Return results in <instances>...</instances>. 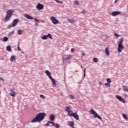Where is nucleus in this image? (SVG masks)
I'll return each instance as SVG.
<instances>
[{"label": "nucleus", "instance_id": "1", "mask_svg": "<svg viewBox=\"0 0 128 128\" xmlns=\"http://www.w3.org/2000/svg\"><path fill=\"white\" fill-rule=\"evenodd\" d=\"M46 116V114L44 112L38 113L36 114L35 118H34L32 120L31 122H40Z\"/></svg>", "mask_w": 128, "mask_h": 128}, {"label": "nucleus", "instance_id": "2", "mask_svg": "<svg viewBox=\"0 0 128 128\" xmlns=\"http://www.w3.org/2000/svg\"><path fill=\"white\" fill-rule=\"evenodd\" d=\"M50 118L51 121H48L45 126H54V120L56 118V116L54 114H51L50 115Z\"/></svg>", "mask_w": 128, "mask_h": 128}, {"label": "nucleus", "instance_id": "3", "mask_svg": "<svg viewBox=\"0 0 128 128\" xmlns=\"http://www.w3.org/2000/svg\"><path fill=\"white\" fill-rule=\"evenodd\" d=\"M124 42V38H120L118 42V52H122V50H124V46L122 45Z\"/></svg>", "mask_w": 128, "mask_h": 128}, {"label": "nucleus", "instance_id": "4", "mask_svg": "<svg viewBox=\"0 0 128 128\" xmlns=\"http://www.w3.org/2000/svg\"><path fill=\"white\" fill-rule=\"evenodd\" d=\"M12 14H14V10L10 9L7 10L5 16V22H10V16H12Z\"/></svg>", "mask_w": 128, "mask_h": 128}, {"label": "nucleus", "instance_id": "5", "mask_svg": "<svg viewBox=\"0 0 128 128\" xmlns=\"http://www.w3.org/2000/svg\"><path fill=\"white\" fill-rule=\"evenodd\" d=\"M90 114H93L94 117L95 118H97L100 120H102V116H100L98 115V113H96V111L94 110L93 108H92L91 110L90 111Z\"/></svg>", "mask_w": 128, "mask_h": 128}, {"label": "nucleus", "instance_id": "6", "mask_svg": "<svg viewBox=\"0 0 128 128\" xmlns=\"http://www.w3.org/2000/svg\"><path fill=\"white\" fill-rule=\"evenodd\" d=\"M50 20H51L52 22V24H58V20H57L56 18V17H54V16H51Z\"/></svg>", "mask_w": 128, "mask_h": 128}, {"label": "nucleus", "instance_id": "7", "mask_svg": "<svg viewBox=\"0 0 128 128\" xmlns=\"http://www.w3.org/2000/svg\"><path fill=\"white\" fill-rule=\"evenodd\" d=\"M116 98L120 102H122V104H126V100H124V98H122V96H120L118 95H116Z\"/></svg>", "mask_w": 128, "mask_h": 128}, {"label": "nucleus", "instance_id": "8", "mask_svg": "<svg viewBox=\"0 0 128 128\" xmlns=\"http://www.w3.org/2000/svg\"><path fill=\"white\" fill-rule=\"evenodd\" d=\"M72 55H64V57H62V62L64 63V62H66V60H70L72 58Z\"/></svg>", "mask_w": 128, "mask_h": 128}, {"label": "nucleus", "instance_id": "9", "mask_svg": "<svg viewBox=\"0 0 128 128\" xmlns=\"http://www.w3.org/2000/svg\"><path fill=\"white\" fill-rule=\"evenodd\" d=\"M36 8L38 10H44V5L40 4H38L36 6Z\"/></svg>", "mask_w": 128, "mask_h": 128}, {"label": "nucleus", "instance_id": "10", "mask_svg": "<svg viewBox=\"0 0 128 128\" xmlns=\"http://www.w3.org/2000/svg\"><path fill=\"white\" fill-rule=\"evenodd\" d=\"M122 14V12H120V11H114L112 12L111 14L112 16H116L118 14Z\"/></svg>", "mask_w": 128, "mask_h": 128}, {"label": "nucleus", "instance_id": "11", "mask_svg": "<svg viewBox=\"0 0 128 128\" xmlns=\"http://www.w3.org/2000/svg\"><path fill=\"white\" fill-rule=\"evenodd\" d=\"M18 22H20V20L18 19H14L12 23V26H16L18 24Z\"/></svg>", "mask_w": 128, "mask_h": 128}, {"label": "nucleus", "instance_id": "12", "mask_svg": "<svg viewBox=\"0 0 128 128\" xmlns=\"http://www.w3.org/2000/svg\"><path fill=\"white\" fill-rule=\"evenodd\" d=\"M24 18H27V20H34V17H32V16H30L28 14H24Z\"/></svg>", "mask_w": 128, "mask_h": 128}, {"label": "nucleus", "instance_id": "13", "mask_svg": "<svg viewBox=\"0 0 128 128\" xmlns=\"http://www.w3.org/2000/svg\"><path fill=\"white\" fill-rule=\"evenodd\" d=\"M10 95L11 96H16V92H14V89L10 90Z\"/></svg>", "mask_w": 128, "mask_h": 128}, {"label": "nucleus", "instance_id": "14", "mask_svg": "<svg viewBox=\"0 0 128 128\" xmlns=\"http://www.w3.org/2000/svg\"><path fill=\"white\" fill-rule=\"evenodd\" d=\"M45 72H46V76H48L49 78H52V74H50V72L48 71V70H46L45 71Z\"/></svg>", "mask_w": 128, "mask_h": 128}, {"label": "nucleus", "instance_id": "15", "mask_svg": "<svg viewBox=\"0 0 128 128\" xmlns=\"http://www.w3.org/2000/svg\"><path fill=\"white\" fill-rule=\"evenodd\" d=\"M105 54L106 56H110V50H108V47H106L105 48Z\"/></svg>", "mask_w": 128, "mask_h": 128}, {"label": "nucleus", "instance_id": "16", "mask_svg": "<svg viewBox=\"0 0 128 128\" xmlns=\"http://www.w3.org/2000/svg\"><path fill=\"white\" fill-rule=\"evenodd\" d=\"M64 110H65V112H67L68 113L72 110V109L70 108V106H66L64 108Z\"/></svg>", "mask_w": 128, "mask_h": 128}, {"label": "nucleus", "instance_id": "17", "mask_svg": "<svg viewBox=\"0 0 128 128\" xmlns=\"http://www.w3.org/2000/svg\"><path fill=\"white\" fill-rule=\"evenodd\" d=\"M73 118H76V120H78V115L76 114V112H74V114H73V116H72Z\"/></svg>", "mask_w": 128, "mask_h": 128}, {"label": "nucleus", "instance_id": "18", "mask_svg": "<svg viewBox=\"0 0 128 128\" xmlns=\"http://www.w3.org/2000/svg\"><path fill=\"white\" fill-rule=\"evenodd\" d=\"M50 78L52 81V84H54V86H56V80H54V78H52V77H51V78Z\"/></svg>", "mask_w": 128, "mask_h": 128}, {"label": "nucleus", "instance_id": "19", "mask_svg": "<svg viewBox=\"0 0 128 128\" xmlns=\"http://www.w3.org/2000/svg\"><path fill=\"white\" fill-rule=\"evenodd\" d=\"M68 114V116H74V112H72V110L70 111Z\"/></svg>", "mask_w": 128, "mask_h": 128}, {"label": "nucleus", "instance_id": "20", "mask_svg": "<svg viewBox=\"0 0 128 128\" xmlns=\"http://www.w3.org/2000/svg\"><path fill=\"white\" fill-rule=\"evenodd\" d=\"M68 22H70V24H74L75 20L74 19L68 18Z\"/></svg>", "mask_w": 128, "mask_h": 128}, {"label": "nucleus", "instance_id": "21", "mask_svg": "<svg viewBox=\"0 0 128 128\" xmlns=\"http://www.w3.org/2000/svg\"><path fill=\"white\" fill-rule=\"evenodd\" d=\"M8 38L7 36L4 37L3 39L2 40V42H8Z\"/></svg>", "mask_w": 128, "mask_h": 128}, {"label": "nucleus", "instance_id": "22", "mask_svg": "<svg viewBox=\"0 0 128 128\" xmlns=\"http://www.w3.org/2000/svg\"><path fill=\"white\" fill-rule=\"evenodd\" d=\"M122 88H123L124 90V92H128V86H123Z\"/></svg>", "mask_w": 128, "mask_h": 128}, {"label": "nucleus", "instance_id": "23", "mask_svg": "<svg viewBox=\"0 0 128 128\" xmlns=\"http://www.w3.org/2000/svg\"><path fill=\"white\" fill-rule=\"evenodd\" d=\"M6 50L7 52H11L12 48H10V46H8L6 47Z\"/></svg>", "mask_w": 128, "mask_h": 128}, {"label": "nucleus", "instance_id": "24", "mask_svg": "<svg viewBox=\"0 0 128 128\" xmlns=\"http://www.w3.org/2000/svg\"><path fill=\"white\" fill-rule=\"evenodd\" d=\"M122 116L126 120H128V115H126V114H123Z\"/></svg>", "mask_w": 128, "mask_h": 128}, {"label": "nucleus", "instance_id": "25", "mask_svg": "<svg viewBox=\"0 0 128 128\" xmlns=\"http://www.w3.org/2000/svg\"><path fill=\"white\" fill-rule=\"evenodd\" d=\"M16 60V57L14 56H12L10 58L11 62H14Z\"/></svg>", "mask_w": 128, "mask_h": 128}, {"label": "nucleus", "instance_id": "26", "mask_svg": "<svg viewBox=\"0 0 128 128\" xmlns=\"http://www.w3.org/2000/svg\"><path fill=\"white\" fill-rule=\"evenodd\" d=\"M70 126H71V128H74V122L72 121H70Z\"/></svg>", "mask_w": 128, "mask_h": 128}, {"label": "nucleus", "instance_id": "27", "mask_svg": "<svg viewBox=\"0 0 128 128\" xmlns=\"http://www.w3.org/2000/svg\"><path fill=\"white\" fill-rule=\"evenodd\" d=\"M74 6H79L80 2H78V1L77 0H76L74 2Z\"/></svg>", "mask_w": 128, "mask_h": 128}, {"label": "nucleus", "instance_id": "28", "mask_svg": "<svg viewBox=\"0 0 128 128\" xmlns=\"http://www.w3.org/2000/svg\"><path fill=\"white\" fill-rule=\"evenodd\" d=\"M42 40H46L48 39V36L47 35H44V36H42Z\"/></svg>", "mask_w": 128, "mask_h": 128}, {"label": "nucleus", "instance_id": "29", "mask_svg": "<svg viewBox=\"0 0 128 128\" xmlns=\"http://www.w3.org/2000/svg\"><path fill=\"white\" fill-rule=\"evenodd\" d=\"M47 38H50V40H52V34H48L47 35Z\"/></svg>", "mask_w": 128, "mask_h": 128}, {"label": "nucleus", "instance_id": "30", "mask_svg": "<svg viewBox=\"0 0 128 128\" xmlns=\"http://www.w3.org/2000/svg\"><path fill=\"white\" fill-rule=\"evenodd\" d=\"M18 34H22V30H18Z\"/></svg>", "mask_w": 128, "mask_h": 128}, {"label": "nucleus", "instance_id": "31", "mask_svg": "<svg viewBox=\"0 0 128 128\" xmlns=\"http://www.w3.org/2000/svg\"><path fill=\"white\" fill-rule=\"evenodd\" d=\"M33 20H34V22H40V20H38V18H33Z\"/></svg>", "mask_w": 128, "mask_h": 128}, {"label": "nucleus", "instance_id": "32", "mask_svg": "<svg viewBox=\"0 0 128 128\" xmlns=\"http://www.w3.org/2000/svg\"><path fill=\"white\" fill-rule=\"evenodd\" d=\"M104 86H108V88H110V83H105Z\"/></svg>", "mask_w": 128, "mask_h": 128}, {"label": "nucleus", "instance_id": "33", "mask_svg": "<svg viewBox=\"0 0 128 128\" xmlns=\"http://www.w3.org/2000/svg\"><path fill=\"white\" fill-rule=\"evenodd\" d=\"M107 83L110 84V82H112V80H110V78H108L106 79Z\"/></svg>", "mask_w": 128, "mask_h": 128}, {"label": "nucleus", "instance_id": "34", "mask_svg": "<svg viewBox=\"0 0 128 128\" xmlns=\"http://www.w3.org/2000/svg\"><path fill=\"white\" fill-rule=\"evenodd\" d=\"M40 96L42 100H44L46 98V97L42 94H40Z\"/></svg>", "mask_w": 128, "mask_h": 128}, {"label": "nucleus", "instance_id": "35", "mask_svg": "<svg viewBox=\"0 0 128 128\" xmlns=\"http://www.w3.org/2000/svg\"><path fill=\"white\" fill-rule=\"evenodd\" d=\"M54 2H58V4H62V1H59L58 0H54Z\"/></svg>", "mask_w": 128, "mask_h": 128}, {"label": "nucleus", "instance_id": "36", "mask_svg": "<svg viewBox=\"0 0 128 128\" xmlns=\"http://www.w3.org/2000/svg\"><path fill=\"white\" fill-rule=\"evenodd\" d=\"M82 14H87V12L86 10H84L82 11Z\"/></svg>", "mask_w": 128, "mask_h": 128}, {"label": "nucleus", "instance_id": "37", "mask_svg": "<svg viewBox=\"0 0 128 128\" xmlns=\"http://www.w3.org/2000/svg\"><path fill=\"white\" fill-rule=\"evenodd\" d=\"M114 36H116V38H120V37L122 36H120L118 34H116V33L114 34Z\"/></svg>", "mask_w": 128, "mask_h": 128}, {"label": "nucleus", "instance_id": "38", "mask_svg": "<svg viewBox=\"0 0 128 128\" xmlns=\"http://www.w3.org/2000/svg\"><path fill=\"white\" fill-rule=\"evenodd\" d=\"M69 97L70 98V100H74V96L72 95H70Z\"/></svg>", "mask_w": 128, "mask_h": 128}, {"label": "nucleus", "instance_id": "39", "mask_svg": "<svg viewBox=\"0 0 128 128\" xmlns=\"http://www.w3.org/2000/svg\"><path fill=\"white\" fill-rule=\"evenodd\" d=\"M14 34V30H13V31H12L11 32H10L9 34H8V35L9 36H10L12 34Z\"/></svg>", "mask_w": 128, "mask_h": 128}, {"label": "nucleus", "instance_id": "40", "mask_svg": "<svg viewBox=\"0 0 128 128\" xmlns=\"http://www.w3.org/2000/svg\"><path fill=\"white\" fill-rule=\"evenodd\" d=\"M93 60L94 62H98V58H94Z\"/></svg>", "mask_w": 128, "mask_h": 128}, {"label": "nucleus", "instance_id": "41", "mask_svg": "<svg viewBox=\"0 0 128 128\" xmlns=\"http://www.w3.org/2000/svg\"><path fill=\"white\" fill-rule=\"evenodd\" d=\"M54 126H55V128H60V124H54Z\"/></svg>", "mask_w": 128, "mask_h": 128}, {"label": "nucleus", "instance_id": "42", "mask_svg": "<svg viewBox=\"0 0 128 128\" xmlns=\"http://www.w3.org/2000/svg\"><path fill=\"white\" fill-rule=\"evenodd\" d=\"M0 80H2V82H4V78H2V77H0Z\"/></svg>", "mask_w": 128, "mask_h": 128}, {"label": "nucleus", "instance_id": "43", "mask_svg": "<svg viewBox=\"0 0 128 128\" xmlns=\"http://www.w3.org/2000/svg\"><path fill=\"white\" fill-rule=\"evenodd\" d=\"M74 52V48H72L71 49V52Z\"/></svg>", "mask_w": 128, "mask_h": 128}, {"label": "nucleus", "instance_id": "44", "mask_svg": "<svg viewBox=\"0 0 128 128\" xmlns=\"http://www.w3.org/2000/svg\"><path fill=\"white\" fill-rule=\"evenodd\" d=\"M18 50H20V46H18Z\"/></svg>", "mask_w": 128, "mask_h": 128}, {"label": "nucleus", "instance_id": "45", "mask_svg": "<svg viewBox=\"0 0 128 128\" xmlns=\"http://www.w3.org/2000/svg\"><path fill=\"white\" fill-rule=\"evenodd\" d=\"M84 76H86V69L84 70Z\"/></svg>", "mask_w": 128, "mask_h": 128}, {"label": "nucleus", "instance_id": "46", "mask_svg": "<svg viewBox=\"0 0 128 128\" xmlns=\"http://www.w3.org/2000/svg\"><path fill=\"white\" fill-rule=\"evenodd\" d=\"M118 0H115V1H114V3L115 4H116V2H118Z\"/></svg>", "mask_w": 128, "mask_h": 128}, {"label": "nucleus", "instance_id": "47", "mask_svg": "<svg viewBox=\"0 0 128 128\" xmlns=\"http://www.w3.org/2000/svg\"><path fill=\"white\" fill-rule=\"evenodd\" d=\"M35 26H38V22H36V23H35Z\"/></svg>", "mask_w": 128, "mask_h": 128}, {"label": "nucleus", "instance_id": "48", "mask_svg": "<svg viewBox=\"0 0 128 128\" xmlns=\"http://www.w3.org/2000/svg\"><path fill=\"white\" fill-rule=\"evenodd\" d=\"M61 96H64V94L63 93H61Z\"/></svg>", "mask_w": 128, "mask_h": 128}, {"label": "nucleus", "instance_id": "49", "mask_svg": "<svg viewBox=\"0 0 128 128\" xmlns=\"http://www.w3.org/2000/svg\"><path fill=\"white\" fill-rule=\"evenodd\" d=\"M82 56H86V54H84V53H83Z\"/></svg>", "mask_w": 128, "mask_h": 128}, {"label": "nucleus", "instance_id": "50", "mask_svg": "<svg viewBox=\"0 0 128 128\" xmlns=\"http://www.w3.org/2000/svg\"><path fill=\"white\" fill-rule=\"evenodd\" d=\"M101 84V83H100H100H99V84Z\"/></svg>", "mask_w": 128, "mask_h": 128}, {"label": "nucleus", "instance_id": "51", "mask_svg": "<svg viewBox=\"0 0 128 128\" xmlns=\"http://www.w3.org/2000/svg\"><path fill=\"white\" fill-rule=\"evenodd\" d=\"M127 8H128V6H127Z\"/></svg>", "mask_w": 128, "mask_h": 128}, {"label": "nucleus", "instance_id": "52", "mask_svg": "<svg viewBox=\"0 0 128 128\" xmlns=\"http://www.w3.org/2000/svg\"><path fill=\"white\" fill-rule=\"evenodd\" d=\"M81 68H82V66H81Z\"/></svg>", "mask_w": 128, "mask_h": 128}, {"label": "nucleus", "instance_id": "53", "mask_svg": "<svg viewBox=\"0 0 128 128\" xmlns=\"http://www.w3.org/2000/svg\"><path fill=\"white\" fill-rule=\"evenodd\" d=\"M10 26V28L11 26Z\"/></svg>", "mask_w": 128, "mask_h": 128}]
</instances>
